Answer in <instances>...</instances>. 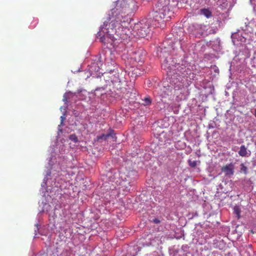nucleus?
I'll return each instance as SVG.
<instances>
[{
  "label": "nucleus",
  "instance_id": "obj_1",
  "mask_svg": "<svg viewBox=\"0 0 256 256\" xmlns=\"http://www.w3.org/2000/svg\"><path fill=\"white\" fill-rule=\"evenodd\" d=\"M130 22L127 16L123 14L118 6L112 9L108 14V20L104 22L98 32L97 38L102 42H105L106 38H113L114 34L118 36L122 40L127 38L128 33Z\"/></svg>",
  "mask_w": 256,
  "mask_h": 256
},
{
  "label": "nucleus",
  "instance_id": "obj_3",
  "mask_svg": "<svg viewBox=\"0 0 256 256\" xmlns=\"http://www.w3.org/2000/svg\"><path fill=\"white\" fill-rule=\"evenodd\" d=\"M136 36L144 38L150 32V22L146 20H142L136 24L134 28Z\"/></svg>",
  "mask_w": 256,
  "mask_h": 256
},
{
  "label": "nucleus",
  "instance_id": "obj_14",
  "mask_svg": "<svg viewBox=\"0 0 256 256\" xmlns=\"http://www.w3.org/2000/svg\"><path fill=\"white\" fill-rule=\"evenodd\" d=\"M234 212L238 218H240V210L238 206H235L234 208Z\"/></svg>",
  "mask_w": 256,
  "mask_h": 256
},
{
  "label": "nucleus",
  "instance_id": "obj_20",
  "mask_svg": "<svg viewBox=\"0 0 256 256\" xmlns=\"http://www.w3.org/2000/svg\"><path fill=\"white\" fill-rule=\"evenodd\" d=\"M254 116L256 118V109L255 110V111H254Z\"/></svg>",
  "mask_w": 256,
  "mask_h": 256
},
{
  "label": "nucleus",
  "instance_id": "obj_11",
  "mask_svg": "<svg viewBox=\"0 0 256 256\" xmlns=\"http://www.w3.org/2000/svg\"><path fill=\"white\" fill-rule=\"evenodd\" d=\"M136 4V2L134 0H130L128 2V8H130L132 10H134L138 8V6H136V7H134V6Z\"/></svg>",
  "mask_w": 256,
  "mask_h": 256
},
{
  "label": "nucleus",
  "instance_id": "obj_17",
  "mask_svg": "<svg viewBox=\"0 0 256 256\" xmlns=\"http://www.w3.org/2000/svg\"><path fill=\"white\" fill-rule=\"evenodd\" d=\"M165 89H166V88H164V90H163L164 93H162V94H160V95L162 96V98L166 97V96L168 95V94L165 90Z\"/></svg>",
  "mask_w": 256,
  "mask_h": 256
},
{
  "label": "nucleus",
  "instance_id": "obj_9",
  "mask_svg": "<svg viewBox=\"0 0 256 256\" xmlns=\"http://www.w3.org/2000/svg\"><path fill=\"white\" fill-rule=\"evenodd\" d=\"M201 14L205 16L207 18H210L211 15V12L208 10L206 8H203L200 10Z\"/></svg>",
  "mask_w": 256,
  "mask_h": 256
},
{
  "label": "nucleus",
  "instance_id": "obj_19",
  "mask_svg": "<svg viewBox=\"0 0 256 256\" xmlns=\"http://www.w3.org/2000/svg\"><path fill=\"white\" fill-rule=\"evenodd\" d=\"M152 222L154 224H159L160 222V220L158 218H154Z\"/></svg>",
  "mask_w": 256,
  "mask_h": 256
},
{
  "label": "nucleus",
  "instance_id": "obj_12",
  "mask_svg": "<svg viewBox=\"0 0 256 256\" xmlns=\"http://www.w3.org/2000/svg\"><path fill=\"white\" fill-rule=\"evenodd\" d=\"M111 136H112V134L110 132L108 134H102L99 136H98V140H100L104 139V140H106L108 138H109Z\"/></svg>",
  "mask_w": 256,
  "mask_h": 256
},
{
  "label": "nucleus",
  "instance_id": "obj_21",
  "mask_svg": "<svg viewBox=\"0 0 256 256\" xmlns=\"http://www.w3.org/2000/svg\"><path fill=\"white\" fill-rule=\"evenodd\" d=\"M155 26H158L156 24H155Z\"/></svg>",
  "mask_w": 256,
  "mask_h": 256
},
{
  "label": "nucleus",
  "instance_id": "obj_4",
  "mask_svg": "<svg viewBox=\"0 0 256 256\" xmlns=\"http://www.w3.org/2000/svg\"><path fill=\"white\" fill-rule=\"evenodd\" d=\"M208 26L193 24L189 26L188 32L196 37L202 35H207L206 30H208Z\"/></svg>",
  "mask_w": 256,
  "mask_h": 256
},
{
  "label": "nucleus",
  "instance_id": "obj_2",
  "mask_svg": "<svg viewBox=\"0 0 256 256\" xmlns=\"http://www.w3.org/2000/svg\"><path fill=\"white\" fill-rule=\"evenodd\" d=\"M170 9L166 2L160 0L156 4L154 20L158 22V24L163 23L164 19L170 17L169 16Z\"/></svg>",
  "mask_w": 256,
  "mask_h": 256
},
{
  "label": "nucleus",
  "instance_id": "obj_16",
  "mask_svg": "<svg viewBox=\"0 0 256 256\" xmlns=\"http://www.w3.org/2000/svg\"><path fill=\"white\" fill-rule=\"evenodd\" d=\"M69 138L70 140L72 141H74V142H76L78 141V138L76 134H71Z\"/></svg>",
  "mask_w": 256,
  "mask_h": 256
},
{
  "label": "nucleus",
  "instance_id": "obj_5",
  "mask_svg": "<svg viewBox=\"0 0 256 256\" xmlns=\"http://www.w3.org/2000/svg\"><path fill=\"white\" fill-rule=\"evenodd\" d=\"M146 56V52L139 50L132 54V58L136 62H142Z\"/></svg>",
  "mask_w": 256,
  "mask_h": 256
},
{
  "label": "nucleus",
  "instance_id": "obj_8",
  "mask_svg": "<svg viewBox=\"0 0 256 256\" xmlns=\"http://www.w3.org/2000/svg\"><path fill=\"white\" fill-rule=\"evenodd\" d=\"M114 74L110 76L111 81L112 83L120 82L119 73L116 71L114 72Z\"/></svg>",
  "mask_w": 256,
  "mask_h": 256
},
{
  "label": "nucleus",
  "instance_id": "obj_13",
  "mask_svg": "<svg viewBox=\"0 0 256 256\" xmlns=\"http://www.w3.org/2000/svg\"><path fill=\"white\" fill-rule=\"evenodd\" d=\"M240 171L241 172H244L245 174H248V168L244 166V164H241L240 165Z\"/></svg>",
  "mask_w": 256,
  "mask_h": 256
},
{
  "label": "nucleus",
  "instance_id": "obj_15",
  "mask_svg": "<svg viewBox=\"0 0 256 256\" xmlns=\"http://www.w3.org/2000/svg\"><path fill=\"white\" fill-rule=\"evenodd\" d=\"M189 166L192 168H195L196 166L197 162L196 160H189L188 161Z\"/></svg>",
  "mask_w": 256,
  "mask_h": 256
},
{
  "label": "nucleus",
  "instance_id": "obj_6",
  "mask_svg": "<svg viewBox=\"0 0 256 256\" xmlns=\"http://www.w3.org/2000/svg\"><path fill=\"white\" fill-rule=\"evenodd\" d=\"M222 171L226 176H232L234 174V166L232 163L226 164L222 168Z\"/></svg>",
  "mask_w": 256,
  "mask_h": 256
},
{
  "label": "nucleus",
  "instance_id": "obj_7",
  "mask_svg": "<svg viewBox=\"0 0 256 256\" xmlns=\"http://www.w3.org/2000/svg\"><path fill=\"white\" fill-rule=\"evenodd\" d=\"M238 154L242 157H248L250 155V151L248 150L247 148L244 145H242L240 147V150L238 151Z\"/></svg>",
  "mask_w": 256,
  "mask_h": 256
},
{
  "label": "nucleus",
  "instance_id": "obj_10",
  "mask_svg": "<svg viewBox=\"0 0 256 256\" xmlns=\"http://www.w3.org/2000/svg\"><path fill=\"white\" fill-rule=\"evenodd\" d=\"M142 100L143 102L142 104L144 106H149L152 103V100L150 97L149 96L144 98V99Z\"/></svg>",
  "mask_w": 256,
  "mask_h": 256
},
{
  "label": "nucleus",
  "instance_id": "obj_18",
  "mask_svg": "<svg viewBox=\"0 0 256 256\" xmlns=\"http://www.w3.org/2000/svg\"><path fill=\"white\" fill-rule=\"evenodd\" d=\"M62 100L65 103L68 102V98L66 94H64Z\"/></svg>",
  "mask_w": 256,
  "mask_h": 256
}]
</instances>
